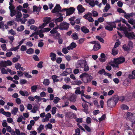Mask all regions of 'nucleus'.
<instances>
[{
    "label": "nucleus",
    "mask_w": 135,
    "mask_h": 135,
    "mask_svg": "<svg viewBox=\"0 0 135 135\" xmlns=\"http://www.w3.org/2000/svg\"><path fill=\"white\" fill-rule=\"evenodd\" d=\"M45 127L46 129H47V128L51 129L52 128V125L51 123H48L47 124L45 125Z\"/></svg>",
    "instance_id": "58836bf2"
},
{
    "label": "nucleus",
    "mask_w": 135,
    "mask_h": 135,
    "mask_svg": "<svg viewBox=\"0 0 135 135\" xmlns=\"http://www.w3.org/2000/svg\"><path fill=\"white\" fill-rule=\"evenodd\" d=\"M125 35L129 39H134L135 38V35L134 32H128L127 31H126L124 33Z\"/></svg>",
    "instance_id": "7ed1b4c3"
},
{
    "label": "nucleus",
    "mask_w": 135,
    "mask_h": 135,
    "mask_svg": "<svg viewBox=\"0 0 135 135\" xmlns=\"http://www.w3.org/2000/svg\"><path fill=\"white\" fill-rule=\"evenodd\" d=\"M82 82L80 80H75L73 82V84L74 85H79L81 84Z\"/></svg>",
    "instance_id": "c85d7f7f"
},
{
    "label": "nucleus",
    "mask_w": 135,
    "mask_h": 135,
    "mask_svg": "<svg viewBox=\"0 0 135 135\" xmlns=\"http://www.w3.org/2000/svg\"><path fill=\"white\" fill-rule=\"evenodd\" d=\"M33 58L34 60L35 61H38L40 60L38 57L36 55H34L33 56Z\"/></svg>",
    "instance_id": "680f3d73"
},
{
    "label": "nucleus",
    "mask_w": 135,
    "mask_h": 135,
    "mask_svg": "<svg viewBox=\"0 0 135 135\" xmlns=\"http://www.w3.org/2000/svg\"><path fill=\"white\" fill-rule=\"evenodd\" d=\"M101 47V46L100 44L98 42L97 44L94 45L93 47V49L94 51H97L100 49Z\"/></svg>",
    "instance_id": "9b49d317"
},
{
    "label": "nucleus",
    "mask_w": 135,
    "mask_h": 135,
    "mask_svg": "<svg viewBox=\"0 0 135 135\" xmlns=\"http://www.w3.org/2000/svg\"><path fill=\"white\" fill-rule=\"evenodd\" d=\"M8 38L9 39L11 42H10L11 44L13 42V40H14V38L13 36H9L8 37Z\"/></svg>",
    "instance_id": "0e129e2a"
},
{
    "label": "nucleus",
    "mask_w": 135,
    "mask_h": 135,
    "mask_svg": "<svg viewBox=\"0 0 135 135\" xmlns=\"http://www.w3.org/2000/svg\"><path fill=\"white\" fill-rule=\"evenodd\" d=\"M114 60L117 62L118 64H120L124 62L125 59L124 57L122 56L114 58Z\"/></svg>",
    "instance_id": "0eeeda50"
},
{
    "label": "nucleus",
    "mask_w": 135,
    "mask_h": 135,
    "mask_svg": "<svg viewBox=\"0 0 135 135\" xmlns=\"http://www.w3.org/2000/svg\"><path fill=\"white\" fill-rule=\"evenodd\" d=\"M63 20V17L61 16H60L58 18L55 19V22L56 23L58 22H60L62 21Z\"/></svg>",
    "instance_id": "f3484780"
},
{
    "label": "nucleus",
    "mask_w": 135,
    "mask_h": 135,
    "mask_svg": "<svg viewBox=\"0 0 135 135\" xmlns=\"http://www.w3.org/2000/svg\"><path fill=\"white\" fill-rule=\"evenodd\" d=\"M81 30L85 33H88L89 31V30L84 26L81 27Z\"/></svg>",
    "instance_id": "ddd939ff"
},
{
    "label": "nucleus",
    "mask_w": 135,
    "mask_h": 135,
    "mask_svg": "<svg viewBox=\"0 0 135 135\" xmlns=\"http://www.w3.org/2000/svg\"><path fill=\"white\" fill-rule=\"evenodd\" d=\"M37 89V87L36 85H33L31 88V91L32 92H35Z\"/></svg>",
    "instance_id": "72a5a7b5"
},
{
    "label": "nucleus",
    "mask_w": 135,
    "mask_h": 135,
    "mask_svg": "<svg viewBox=\"0 0 135 135\" xmlns=\"http://www.w3.org/2000/svg\"><path fill=\"white\" fill-rule=\"evenodd\" d=\"M106 4V6L104 7V9L103 11L104 12H107L108 11L110 8V6L109 4L107 3Z\"/></svg>",
    "instance_id": "a211bd4d"
},
{
    "label": "nucleus",
    "mask_w": 135,
    "mask_h": 135,
    "mask_svg": "<svg viewBox=\"0 0 135 135\" xmlns=\"http://www.w3.org/2000/svg\"><path fill=\"white\" fill-rule=\"evenodd\" d=\"M133 114L132 113L130 112H128L127 113V119H129V120L133 122V120L132 119V117L133 115Z\"/></svg>",
    "instance_id": "9d476101"
},
{
    "label": "nucleus",
    "mask_w": 135,
    "mask_h": 135,
    "mask_svg": "<svg viewBox=\"0 0 135 135\" xmlns=\"http://www.w3.org/2000/svg\"><path fill=\"white\" fill-rule=\"evenodd\" d=\"M41 8L36 6H33V12H39L40 11Z\"/></svg>",
    "instance_id": "412c9836"
},
{
    "label": "nucleus",
    "mask_w": 135,
    "mask_h": 135,
    "mask_svg": "<svg viewBox=\"0 0 135 135\" xmlns=\"http://www.w3.org/2000/svg\"><path fill=\"white\" fill-rule=\"evenodd\" d=\"M43 62L41 61L38 64L37 67L38 68H41L43 67L42 65Z\"/></svg>",
    "instance_id": "052dcab7"
},
{
    "label": "nucleus",
    "mask_w": 135,
    "mask_h": 135,
    "mask_svg": "<svg viewBox=\"0 0 135 135\" xmlns=\"http://www.w3.org/2000/svg\"><path fill=\"white\" fill-rule=\"evenodd\" d=\"M128 22L130 24L132 25H134L135 23V20L133 19L132 18H131L128 21Z\"/></svg>",
    "instance_id": "79ce46f5"
},
{
    "label": "nucleus",
    "mask_w": 135,
    "mask_h": 135,
    "mask_svg": "<svg viewBox=\"0 0 135 135\" xmlns=\"http://www.w3.org/2000/svg\"><path fill=\"white\" fill-rule=\"evenodd\" d=\"M35 22L34 20L32 19H29L28 22V23L30 25L33 24Z\"/></svg>",
    "instance_id": "864d4df0"
},
{
    "label": "nucleus",
    "mask_w": 135,
    "mask_h": 135,
    "mask_svg": "<svg viewBox=\"0 0 135 135\" xmlns=\"http://www.w3.org/2000/svg\"><path fill=\"white\" fill-rule=\"evenodd\" d=\"M128 46L132 49L133 47V43L131 41H129L128 42Z\"/></svg>",
    "instance_id": "5fc2aeb1"
},
{
    "label": "nucleus",
    "mask_w": 135,
    "mask_h": 135,
    "mask_svg": "<svg viewBox=\"0 0 135 135\" xmlns=\"http://www.w3.org/2000/svg\"><path fill=\"white\" fill-rule=\"evenodd\" d=\"M121 108L123 109H128L129 107L128 106L125 104H123L121 106Z\"/></svg>",
    "instance_id": "09e8293b"
},
{
    "label": "nucleus",
    "mask_w": 135,
    "mask_h": 135,
    "mask_svg": "<svg viewBox=\"0 0 135 135\" xmlns=\"http://www.w3.org/2000/svg\"><path fill=\"white\" fill-rule=\"evenodd\" d=\"M24 29V27L23 25H21L20 27H18L17 29V30L18 31H22Z\"/></svg>",
    "instance_id": "473e14b6"
},
{
    "label": "nucleus",
    "mask_w": 135,
    "mask_h": 135,
    "mask_svg": "<svg viewBox=\"0 0 135 135\" xmlns=\"http://www.w3.org/2000/svg\"><path fill=\"white\" fill-rule=\"evenodd\" d=\"M121 28V29H122V31L124 32V33L126 31H127V28L125 26V25H122Z\"/></svg>",
    "instance_id": "49530a36"
},
{
    "label": "nucleus",
    "mask_w": 135,
    "mask_h": 135,
    "mask_svg": "<svg viewBox=\"0 0 135 135\" xmlns=\"http://www.w3.org/2000/svg\"><path fill=\"white\" fill-rule=\"evenodd\" d=\"M51 18L50 17H47L44 18L43 22L44 23H43L42 25L40 26V28H42L44 27L45 25L47 24L51 21Z\"/></svg>",
    "instance_id": "39448f33"
},
{
    "label": "nucleus",
    "mask_w": 135,
    "mask_h": 135,
    "mask_svg": "<svg viewBox=\"0 0 135 135\" xmlns=\"http://www.w3.org/2000/svg\"><path fill=\"white\" fill-rule=\"evenodd\" d=\"M122 47L125 51H127L130 50L131 49L128 45L127 46L126 44L123 45Z\"/></svg>",
    "instance_id": "aec40b11"
},
{
    "label": "nucleus",
    "mask_w": 135,
    "mask_h": 135,
    "mask_svg": "<svg viewBox=\"0 0 135 135\" xmlns=\"http://www.w3.org/2000/svg\"><path fill=\"white\" fill-rule=\"evenodd\" d=\"M66 9L64 11H66V16H69L73 14L75 10V8L73 7H70L68 9L64 8Z\"/></svg>",
    "instance_id": "423d86ee"
},
{
    "label": "nucleus",
    "mask_w": 135,
    "mask_h": 135,
    "mask_svg": "<svg viewBox=\"0 0 135 135\" xmlns=\"http://www.w3.org/2000/svg\"><path fill=\"white\" fill-rule=\"evenodd\" d=\"M55 7H56L59 10V11H60V12H62L63 11H64V10H66V9H64V8L62 9L61 10V8L60 7V5L59 4H56Z\"/></svg>",
    "instance_id": "a878e982"
},
{
    "label": "nucleus",
    "mask_w": 135,
    "mask_h": 135,
    "mask_svg": "<svg viewBox=\"0 0 135 135\" xmlns=\"http://www.w3.org/2000/svg\"><path fill=\"white\" fill-rule=\"evenodd\" d=\"M114 22H110L108 23H107V24L110 26H112L113 27V28H115L116 27V25Z\"/></svg>",
    "instance_id": "c9c22d12"
},
{
    "label": "nucleus",
    "mask_w": 135,
    "mask_h": 135,
    "mask_svg": "<svg viewBox=\"0 0 135 135\" xmlns=\"http://www.w3.org/2000/svg\"><path fill=\"white\" fill-rule=\"evenodd\" d=\"M62 51L64 54H66L69 52L67 49L66 48H63L62 49Z\"/></svg>",
    "instance_id": "774afa93"
},
{
    "label": "nucleus",
    "mask_w": 135,
    "mask_h": 135,
    "mask_svg": "<svg viewBox=\"0 0 135 135\" xmlns=\"http://www.w3.org/2000/svg\"><path fill=\"white\" fill-rule=\"evenodd\" d=\"M116 104L115 102L110 98L109 99L107 102V104L108 106L110 107H114Z\"/></svg>",
    "instance_id": "6e6552de"
},
{
    "label": "nucleus",
    "mask_w": 135,
    "mask_h": 135,
    "mask_svg": "<svg viewBox=\"0 0 135 135\" xmlns=\"http://www.w3.org/2000/svg\"><path fill=\"white\" fill-rule=\"evenodd\" d=\"M117 11L119 13H124L126 14V12L123 9L120 8H118L117 9Z\"/></svg>",
    "instance_id": "a19ab883"
},
{
    "label": "nucleus",
    "mask_w": 135,
    "mask_h": 135,
    "mask_svg": "<svg viewBox=\"0 0 135 135\" xmlns=\"http://www.w3.org/2000/svg\"><path fill=\"white\" fill-rule=\"evenodd\" d=\"M118 53V51L115 48H113L112 49V54L114 56H115Z\"/></svg>",
    "instance_id": "bb28decb"
},
{
    "label": "nucleus",
    "mask_w": 135,
    "mask_h": 135,
    "mask_svg": "<svg viewBox=\"0 0 135 135\" xmlns=\"http://www.w3.org/2000/svg\"><path fill=\"white\" fill-rule=\"evenodd\" d=\"M8 33H11L13 36H14L16 34V32L14 31L12 29H11L10 30H8Z\"/></svg>",
    "instance_id": "ea45409f"
},
{
    "label": "nucleus",
    "mask_w": 135,
    "mask_h": 135,
    "mask_svg": "<svg viewBox=\"0 0 135 135\" xmlns=\"http://www.w3.org/2000/svg\"><path fill=\"white\" fill-rule=\"evenodd\" d=\"M83 68H84L83 70L87 72L89 70V67L88 66L87 62L85 64Z\"/></svg>",
    "instance_id": "5701e85b"
},
{
    "label": "nucleus",
    "mask_w": 135,
    "mask_h": 135,
    "mask_svg": "<svg viewBox=\"0 0 135 135\" xmlns=\"http://www.w3.org/2000/svg\"><path fill=\"white\" fill-rule=\"evenodd\" d=\"M113 64H111V65L112 66L113 68H117L118 69L119 68V66H118V65L119 64H118L117 62L114 61V60L113 61Z\"/></svg>",
    "instance_id": "6ab92c4d"
},
{
    "label": "nucleus",
    "mask_w": 135,
    "mask_h": 135,
    "mask_svg": "<svg viewBox=\"0 0 135 135\" xmlns=\"http://www.w3.org/2000/svg\"><path fill=\"white\" fill-rule=\"evenodd\" d=\"M62 59L60 57H58L56 60V62L58 64H60L62 62Z\"/></svg>",
    "instance_id": "bf43d9fd"
},
{
    "label": "nucleus",
    "mask_w": 135,
    "mask_h": 135,
    "mask_svg": "<svg viewBox=\"0 0 135 135\" xmlns=\"http://www.w3.org/2000/svg\"><path fill=\"white\" fill-rule=\"evenodd\" d=\"M79 77L85 83H90L93 79L92 76L86 72L82 73L79 76Z\"/></svg>",
    "instance_id": "f257e3e1"
},
{
    "label": "nucleus",
    "mask_w": 135,
    "mask_h": 135,
    "mask_svg": "<svg viewBox=\"0 0 135 135\" xmlns=\"http://www.w3.org/2000/svg\"><path fill=\"white\" fill-rule=\"evenodd\" d=\"M10 16L11 17H13L16 15V11L15 10H11L10 11Z\"/></svg>",
    "instance_id": "de8ad7c7"
},
{
    "label": "nucleus",
    "mask_w": 135,
    "mask_h": 135,
    "mask_svg": "<svg viewBox=\"0 0 135 135\" xmlns=\"http://www.w3.org/2000/svg\"><path fill=\"white\" fill-rule=\"evenodd\" d=\"M113 100L117 104L119 100V97L117 95H114L110 98Z\"/></svg>",
    "instance_id": "4468645a"
},
{
    "label": "nucleus",
    "mask_w": 135,
    "mask_h": 135,
    "mask_svg": "<svg viewBox=\"0 0 135 135\" xmlns=\"http://www.w3.org/2000/svg\"><path fill=\"white\" fill-rule=\"evenodd\" d=\"M15 16L16 17L20 18L22 17V15L20 12L16 11Z\"/></svg>",
    "instance_id": "7c9ffc66"
},
{
    "label": "nucleus",
    "mask_w": 135,
    "mask_h": 135,
    "mask_svg": "<svg viewBox=\"0 0 135 135\" xmlns=\"http://www.w3.org/2000/svg\"><path fill=\"white\" fill-rule=\"evenodd\" d=\"M38 108V107L37 105H36L33 106L32 109L31 110V112L33 113H35L36 112Z\"/></svg>",
    "instance_id": "393cba45"
},
{
    "label": "nucleus",
    "mask_w": 135,
    "mask_h": 135,
    "mask_svg": "<svg viewBox=\"0 0 135 135\" xmlns=\"http://www.w3.org/2000/svg\"><path fill=\"white\" fill-rule=\"evenodd\" d=\"M1 47H2V49L4 51H5L6 49V45L4 44L2 45L1 46Z\"/></svg>",
    "instance_id": "69168bd1"
},
{
    "label": "nucleus",
    "mask_w": 135,
    "mask_h": 135,
    "mask_svg": "<svg viewBox=\"0 0 135 135\" xmlns=\"http://www.w3.org/2000/svg\"><path fill=\"white\" fill-rule=\"evenodd\" d=\"M96 38L98 39L100 42L103 43L104 42V39L100 37L99 36H96Z\"/></svg>",
    "instance_id": "c03bdc74"
},
{
    "label": "nucleus",
    "mask_w": 135,
    "mask_h": 135,
    "mask_svg": "<svg viewBox=\"0 0 135 135\" xmlns=\"http://www.w3.org/2000/svg\"><path fill=\"white\" fill-rule=\"evenodd\" d=\"M61 35L60 33L58 32H57L55 34L53 35V37L55 39L58 40L60 37Z\"/></svg>",
    "instance_id": "b1692460"
},
{
    "label": "nucleus",
    "mask_w": 135,
    "mask_h": 135,
    "mask_svg": "<svg viewBox=\"0 0 135 135\" xmlns=\"http://www.w3.org/2000/svg\"><path fill=\"white\" fill-rule=\"evenodd\" d=\"M0 64L2 66L4 67H6L7 66V65L6 64V61H2L1 62H0Z\"/></svg>",
    "instance_id": "f704fd0d"
},
{
    "label": "nucleus",
    "mask_w": 135,
    "mask_h": 135,
    "mask_svg": "<svg viewBox=\"0 0 135 135\" xmlns=\"http://www.w3.org/2000/svg\"><path fill=\"white\" fill-rule=\"evenodd\" d=\"M76 97L74 95H72L69 98V100L71 102H75L76 101Z\"/></svg>",
    "instance_id": "c756f323"
},
{
    "label": "nucleus",
    "mask_w": 135,
    "mask_h": 135,
    "mask_svg": "<svg viewBox=\"0 0 135 135\" xmlns=\"http://www.w3.org/2000/svg\"><path fill=\"white\" fill-rule=\"evenodd\" d=\"M19 93L21 95L23 96H26V97H27L29 95L28 92L26 91L24 92L22 90H20L19 91Z\"/></svg>",
    "instance_id": "2eb2a0df"
},
{
    "label": "nucleus",
    "mask_w": 135,
    "mask_h": 135,
    "mask_svg": "<svg viewBox=\"0 0 135 135\" xmlns=\"http://www.w3.org/2000/svg\"><path fill=\"white\" fill-rule=\"evenodd\" d=\"M106 118V115L105 114L103 115L101 118H99V120L100 121H102L104 120Z\"/></svg>",
    "instance_id": "338daca9"
},
{
    "label": "nucleus",
    "mask_w": 135,
    "mask_h": 135,
    "mask_svg": "<svg viewBox=\"0 0 135 135\" xmlns=\"http://www.w3.org/2000/svg\"><path fill=\"white\" fill-rule=\"evenodd\" d=\"M105 28L106 30L108 31H112L113 30V27L108 25H107L105 27Z\"/></svg>",
    "instance_id": "a18cd8bd"
},
{
    "label": "nucleus",
    "mask_w": 135,
    "mask_h": 135,
    "mask_svg": "<svg viewBox=\"0 0 135 135\" xmlns=\"http://www.w3.org/2000/svg\"><path fill=\"white\" fill-rule=\"evenodd\" d=\"M132 74H129L128 75V78L130 79H135V70L132 71Z\"/></svg>",
    "instance_id": "dca6fc26"
},
{
    "label": "nucleus",
    "mask_w": 135,
    "mask_h": 135,
    "mask_svg": "<svg viewBox=\"0 0 135 135\" xmlns=\"http://www.w3.org/2000/svg\"><path fill=\"white\" fill-rule=\"evenodd\" d=\"M83 108H84V111L87 113L88 109V106L86 103H83L82 104Z\"/></svg>",
    "instance_id": "f8f14e48"
},
{
    "label": "nucleus",
    "mask_w": 135,
    "mask_h": 135,
    "mask_svg": "<svg viewBox=\"0 0 135 135\" xmlns=\"http://www.w3.org/2000/svg\"><path fill=\"white\" fill-rule=\"evenodd\" d=\"M34 98L35 99H37V100H36V101L37 103H38L40 101L41 98L39 96L37 95L35 96H34Z\"/></svg>",
    "instance_id": "8fccbe9b"
},
{
    "label": "nucleus",
    "mask_w": 135,
    "mask_h": 135,
    "mask_svg": "<svg viewBox=\"0 0 135 135\" xmlns=\"http://www.w3.org/2000/svg\"><path fill=\"white\" fill-rule=\"evenodd\" d=\"M86 62L85 60L81 59L78 61L75 65L76 67L77 68H83Z\"/></svg>",
    "instance_id": "f03ea898"
},
{
    "label": "nucleus",
    "mask_w": 135,
    "mask_h": 135,
    "mask_svg": "<svg viewBox=\"0 0 135 135\" xmlns=\"http://www.w3.org/2000/svg\"><path fill=\"white\" fill-rule=\"evenodd\" d=\"M57 29V28H53L52 30H51L50 31V33L51 34H54L56 33L57 31L56 30V29Z\"/></svg>",
    "instance_id": "e2e57ef3"
},
{
    "label": "nucleus",
    "mask_w": 135,
    "mask_h": 135,
    "mask_svg": "<svg viewBox=\"0 0 135 135\" xmlns=\"http://www.w3.org/2000/svg\"><path fill=\"white\" fill-rule=\"evenodd\" d=\"M57 108L56 107H54L52 108V114L54 115L55 114Z\"/></svg>",
    "instance_id": "6e6d98bb"
},
{
    "label": "nucleus",
    "mask_w": 135,
    "mask_h": 135,
    "mask_svg": "<svg viewBox=\"0 0 135 135\" xmlns=\"http://www.w3.org/2000/svg\"><path fill=\"white\" fill-rule=\"evenodd\" d=\"M77 9L78 11V13H82L85 11V9L81 4L79 5L77 7Z\"/></svg>",
    "instance_id": "1a4fd4ad"
},
{
    "label": "nucleus",
    "mask_w": 135,
    "mask_h": 135,
    "mask_svg": "<svg viewBox=\"0 0 135 135\" xmlns=\"http://www.w3.org/2000/svg\"><path fill=\"white\" fill-rule=\"evenodd\" d=\"M24 75L26 77L28 78H32V76L30 75L27 72L24 71Z\"/></svg>",
    "instance_id": "4c0bfd02"
},
{
    "label": "nucleus",
    "mask_w": 135,
    "mask_h": 135,
    "mask_svg": "<svg viewBox=\"0 0 135 135\" xmlns=\"http://www.w3.org/2000/svg\"><path fill=\"white\" fill-rule=\"evenodd\" d=\"M20 82L21 85H23L26 83L27 82V81L25 79H21Z\"/></svg>",
    "instance_id": "4d7b16f0"
},
{
    "label": "nucleus",
    "mask_w": 135,
    "mask_h": 135,
    "mask_svg": "<svg viewBox=\"0 0 135 135\" xmlns=\"http://www.w3.org/2000/svg\"><path fill=\"white\" fill-rule=\"evenodd\" d=\"M43 83L45 85H49L50 83L49 80L48 79H45L43 82Z\"/></svg>",
    "instance_id": "e433bc0d"
},
{
    "label": "nucleus",
    "mask_w": 135,
    "mask_h": 135,
    "mask_svg": "<svg viewBox=\"0 0 135 135\" xmlns=\"http://www.w3.org/2000/svg\"><path fill=\"white\" fill-rule=\"evenodd\" d=\"M71 37L74 40H77L78 39V34L76 33H73L71 35Z\"/></svg>",
    "instance_id": "4be33fe9"
},
{
    "label": "nucleus",
    "mask_w": 135,
    "mask_h": 135,
    "mask_svg": "<svg viewBox=\"0 0 135 135\" xmlns=\"http://www.w3.org/2000/svg\"><path fill=\"white\" fill-rule=\"evenodd\" d=\"M69 24L64 22L60 24V30H67L69 27Z\"/></svg>",
    "instance_id": "20e7f679"
},
{
    "label": "nucleus",
    "mask_w": 135,
    "mask_h": 135,
    "mask_svg": "<svg viewBox=\"0 0 135 135\" xmlns=\"http://www.w3.org/2000/svg\"><path fill=\"white\" fill-rule=\"evenodd\" d=\"M55 99H54L53 102L55 104H57V103L59 100H60V99L59 98L57 97H56L55 98Z\"/></svg>",
    "instance_id": "3c124183"
},
{
    "label": "nucleus",
    "mask_w": 135,
    "mask_h": 135,
    "mask_svg": "<svg viewBox=\"0 0 135 135\" xmlns=\"http://www.w3.org/2000/svg\"><path fill=\"white\" fill-rule=\"evenodd\" d=\"M34 52L32 48H30L27 50L26 52L28 54H31Z\"/></svg>",
    "instance_id": "cd10ccee"
},
{
    "label": "nucleus",
    "mask_w": 135,
    "mask_h": 135,
    "mask_svg": "<svg viewBox=\"0 0 135 135\" xmlns=\"http://www.w3.org/2000/svg\"><path fill=\"white\" fill-rule=\"evenodd\" d=\"M18 110V109L17 108H13L11 111L12 113L14 115H16Z\"/></svg>",
    "instance_id": "2f4dec72"
},
{
    "label": "nucleus",
    "mask_w": 135,
    "mask_h": 135,
    "mask_svg": "<svg viewBox=\"0 0 135 135\" xmlns=\"http://www.w3.org/2000/svg\"><path fill=\"white\" fill-rule=\"evenodd\" d=\"M27 50L26 46H25L23 45L21 47L20 50L21 51H24Z\"/></svg>",
    "instance_id": "13d9d810"
},
{
    "label": "nucleus",
    "mask_w": 135,
    "mask_h": 135,
    "mask_svg": "<svg viewBox=\"0 0 135 135\" xmlns=\"http://www.w3.org/2000/svg\"><path fill=\"white\" fill-rule=\"evenodd\" d=\"M62 88L64 89H69L71 88V87L69 85H68L66 84H65L63 85L62 86Z\"/></svg>",
    "instance_id": "37998d69"
},
{
    "label": "nucleus",
    "mask_w": 135,
    "mask_h": 135,
    "mask_svg": "<svg viewBox=\"0 0 135 135\" xmlns=\"http://www.w3.org/2000/svg\"><path fill=\"white\" fill-rule=\"evenodd\" d=\"M17 57H14L13 58L12 61L13 62H15L17 61L18 60V59L20 57V56L19 55H18Z\"/></svg>",
    "instance_id": "603ef678"
}]
</instances>
